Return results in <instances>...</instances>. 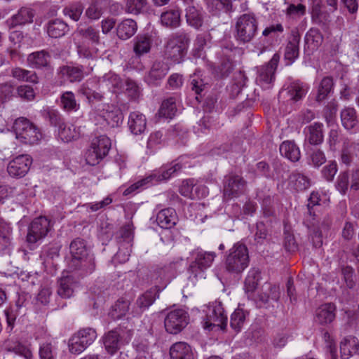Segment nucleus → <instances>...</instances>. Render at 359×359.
I'll use <instances>...</instances> for the list:
<instances>
[{
	"mask_svg": "<svg viewBox=\"0 0 359 359\" xmlns=\"http://www.w3.org/2000/svg\"><path fill=\"white\" fill-rule=\"evenodd\" d=\"M227 325V316L222 304L219 302L210 304L206 310L203 320V328L210 331L225 330Z\"/></svg>",
	"mask_w": 359,
	"mask_h": 359,
	"instance_id": "obj_6",
	"label": "nucleus"
},
{
	"mask_svg": "<svg viewBox=\"0 0 359 359\" xmlns=\"http://www.w3.org/2000/svg\"><path fill=\"white\" fill-rule=\"evenodd\" d=\"M158 290L151 288L140 294L136 299L132 313L134 316H140L151 306L158 297Z\"/></svg>",
	"mask_w": 359,
	"mask_h": 359,
	"instance_id": "obj_15",
	"label": "nucleus"
},
{
	"mask_svg": "<svg viewBox=\"0 0 359 359\" xmlns=\"http://www.w3.org/2000/svg\"><path fill=\"white\" fill-rule=\"evenodd\" d=\"M34 15L35 13L33 9L22 7L18 11V13L13 15L8 22L12 27L17 25H23L27 23H32Z\"/></svg>",
	"mask_w": 359,
	"mask_h": 359,
	"instance_id": "obj_25",
	"label": "nucleus"
},
{
	"mask_svg": "<svg viewBox=\"0 0 359 359\" xmlns=\"http://www.w3.org/2000/svg\"><path fill=\"white\" fill-rule=\"evenodd\" d=\"M359 348V341L357 338L352 336L345 337L340 344V352L343 359H348L356 353Z\"/></svg>",
	"mask_w": 359,
	"mask_h": 359,
	"instance_id": "obj_29",
	"label": "nucleus"
},
{
	"mask_svg": "<svg viewBox=\"0 0 359 359\" xmlns=\"http://www.w3.org/2000/svg\"><path fill=\"white\" fill-rule=\"evenodd\" d=\"M182 168V166L179 163H175L173 165L169 168H163L161 170L160 174H154L151 175V182L155 180V182H160L163 180H166L169 179L175 172H177Z\"/></svg>",
	"mask_w": 359,
	"mask_h": 359,
	"instance_id": "obj_48",
	"label": "nucleus"
},
{
	"mask_svg": "<svg viewBox=\"0 0 359 359\" xmlns=\"http://www.w3.org/2000/svg\"><path fill=\"white\" fill-rule=\"evenodd\" d=\"M333 84L334 83L332 77L326 76L321 80L318 86V93L316 98L317 102H321L327 97L332 90Z\"/></svg>",
	"mask_w": 359,
	"mask_h": 359,
	"instance_id": "obj_43",
	"label": "nucleus"
},
{
	"mask_svg": "<svg viewBox=\"0 0 359 359\" xmlns=\"http://www.w3.org/2000/svg\"><path fill=\"white\" fill-rule=\"evenodd\" d=\"M133 337V332L127 330L121 334L116 330H111L103 337L106 351L111 355L114 354L123 344H128Z\"/></svg>",
	"mask_w": 359,
	"mask_h": 359,
	"instance_id": "obj_12",
	"label": "nucleus"
},
{
	"mask_svg": "<svg viewBox=\"0 0 359 359\" xmlns=\"http://www.w3.org/2000/svg\"><path fill=\"white\" fill-rule=\"evenodd\" d=\"M336 306L332 303H328L320 306L316 311V321L321 325L332 323L335 318Z\"/></svg>",
	"mask_w": 359,
	"mask_h": 359,
	"instance_id": "obj_21",
	"label": "nucleus"
},
{
	"mask_svg": "<svg viewBox=\"0 0 359 359\" xmlns=\"http://www.w3.org/2000/svg\"><path fill=\"white\" fill-rule=\"evenodd\" d=\"M78 287L79 282L72 275L62 276L57 280V293L62 298H70Z\"/></svg>",
	"mask_w": 359,
	"mask_h": 359,
	"instance_id": "obj_17",
	"label": "nucleus"
},
{
	"mask_svg": "<svg viewBox=\"0 0 359 359\" xmlns=\"http://www.w3.org/2000/svg\"><path fill=\"white\" fill-rule=\"evenodd\" d=\"M216 255L215 252L197 250L192 253L194 260L189 265V271L195 276L200 272L210 267Z\"/></svg>",
	"mask_w": 359,
	"mask_h": 359,
	"instance_id": "obj_13",
	"label": "nucleus"
},
{
	"mask_svg": "<svg viewBox=\"0 0 359 359\" xmlns=\"http://www.w3.org/2000/svg\"><path fill=\"white\" fill-rule=\"evenodd\" d=\"M111 146V140L106 135L93 138L85 155L86 163L93 166L97 165L107 156Z\"/></svg>",
	"mask_w": 359,
	"mask_h": 359,
	"instance_id": "obj_7",
	"label": "nucleus"
},
{
	"mask_svg": "<svg viewBox=\"0 0 359 359\" xmlns=\"http://www.w3.org/2000/svg\"><path fill=\"white\" fill-rule=\"evenodd\" d=\"M58 135L62 141L69 142L79 137V131L74 125H67L64 123L60 125Z\"/></svg>",
	"mask_w": 359,
	"mask_h": 359,
	"instance_id": "obj_38",
	"label": "nucleus"
},
{
	"mask_svg": "<svg viewBox=\"0 0 359 359\" xmlns=\"http://www.w3.org/2000/svg\"><path fill=\"white\" fill-rule=\"evenodd\" d=\"M50 60V54L45 51H36L29 54L27 57L28 65L33 68L40 69L49 65Z\"/></svg>",
	"mask_w": 359,
	"mask_h": 359,
	"instance_id": "obj_27",
	"label": "nucleus"
},
{
	"mask_svg": "<svg viewBox=\"0 0 359 359\" xmlns=\"http://www.w3.org/2000/svg\"><path fill=\"white\" fill-rule=\"evenodd\" d=\"M189 81L191 90L194 91L196 95H201L208 85V82L205 81V79L202 77L200 72H196L191 75Z\"/></svg>",
	"mask_w": 359,
	"mask_h": 359,
	"instance_id": "obj_44",
	"label": "nucleus"
},
{
	"mask_svg": "<svg viewBox=\"0 0 359 359\" xmlns=\"http://www.w3.org/2000/svg\"><path fill=\"white\" fill-rule=\"evenodd\" d=\"M59 74L72 83L81 81L85 76L83 66H62L59 69Z\"/></svg>",
	"mask_w": 359,
	"mask_h": 359,
	"instance_id": "obj_28",
	"label": "nucleus"
},
{
	"mask_svg": "<svg viewBox=\"0 0 359 359\" xmlns=\"http://www.w3.org/2000/svg\"><path fill=\"white\" fill-rule=\"evenodd\" d=\"M71 258L68 262V269L80 271L81 274L92 273L95 269V257L88 252L86 243L81 238H76L69 245Z\"/></svg>",
	"mask_w": 359,
	"mask_h": 359,
	"instance_id": "obj_1",
	"label": "nucleus"
},
{
	"mask_svg": "<svg viewBox=\"0 0 359 359\" xmlns=\"http://www.w3.org/2000/svg\"><path fill=\"white\" fill-rule=\"evenodd\" d=\"M32 163V159L29 155H19L9 162L7 171L11 177H22L29 171Z\"/></svg>",
	"mask_w": 359,
	"mask_h": 359,
	"instance_id": "obj_14",
	"label": "nucleus"
},
{
	"mask_svg": "<svg viewBox=\"0 0 359 359\" xmlns=\"http://www.w3.org/2000/svg\"><path fill=\"white\" fill-rule=\"evenodd\" d=\"M309 156L311 164L315 168H319L326 161L324 152L319 149H313Z\"/></svg>",
	"mask_w": 359,
	"mask_h": 359,
	"instance_id": "obj_64",
	"label": "nucleus"
},
{
	"mask_svg": "<svg viewBox=\"0 0 359 359\" xmlns=\"http://www.w3.org/2000/svg\"><path fill=\"white\" fill-rule=\"evenodd\" d=\"M343 126L347 130L354 129L358 124L357 113L354 108L346 107L341 111Z\"/></svg>",
	"mask_w": 359,
	"mask_h": 359,
	"instance_id": "obj_34",
	"label": "nucleus"
},
{
	"mask_svg": "<svg viewBox=\"0 0 359 359\" xmlns=\"http://www.w3.org/2000/svg\"><path fill=\"white\" fill-rule=\"evenodd\" d=\"M99 83L103 88H105L109 91L115 93L120 91L123 87V81L120 76L111 72L105 74L102 78H100Z\"/></svg>",
	"mask_w": 359,
	"mask_h": 359,
	"instance_id": "obj_22",
	"label": "nucleus"
},
{
	"mask_svg": "<svg viewBox=\"0 0 359 359\" xmlns=\"http://www.w3.org/2000/svg\"><path fill=\"white\" fill-rule=\"evenodd\" d=\"M13 128L16 138L22 143L37 144L42 138L40 130L24 117L17 118Z\"/></svg>",
	"mask_w": 359,
	"mask_h": 359,
	"instance_id": "obj_5",
	"label": "nucleus"
},
{
	"mask_svg": "<svg viewBox=\"0 0 359 359\" xmlns=\"http://www.w3.org/2000/svg\"><path fill=\"white\" fill-rule=\"evenodd\" d=\"M309 89L306 83L299 80L293 81V102L301 100L306 96Z\"/></svg>",
	"mask_w": 359,
	"mask_h": 359,
	"instance_id": "obj_50",
	"label": "nucleus"
},
{
	"mask_svg": "<svg viewBox=\"0 0 359 359\" xmlns=\"http://www.w3.org/2000/svg\"><path fill=\"white\" fill-rule=\"evenodd\" d=\"M349 178V175L346 171L340 172L337 177L336 188L342 195H345L350 187Z\"/></svg>",
	"mask_w": 359,
	"mask_h": 359,
	"instance_id": "obj_57",
	"label": "nucleus"
},
{
	"mask_svg": "<svg viewBox=\"0 0 359 359\" xmlns=\"http://www.w3.org/2000/svg\"><path fill=\"white\" fill-rule=\"evenodd\" d=\"M147 126L145 116L138 111L130 113L128 119V126L130 131L134 135H140L142 133Z\"/></svg>",
	"mask_w": 359,
	"mask_h": 359,
	"instance_id": "obj_26",
	"label": "nucleus"
},
{
	"mask_svg": "<svg viewBox=\"0 0 359 359\" xmlns=\"http://www.w3.org/2000/svg\"><path fill=\"white\" fill-rule=\"evenodd\" d=\"M190 37L184 31L170 34L165 46V53L175 63H180L187 55Z\"/></svg>",
	"mask_w": 359,
	"mask_h": 359,
	"instance_id": "obj_2",
	"label": "nucleus"
},
{
	"mask_svg": "<svg viewBox=\"0 0 359 359\" xmlns=\"http://www.w3.org/2000/svg\"><path fill=\"white\" fill-rule=\"evenodd\" d=\"M258 22L255 15L245 13L239 16L235 25L234 37L240 43L250 42L256 35Z\"/></svg>",
	"mask_w": 359,
	"mask_h": 359,
	"instance_id": "obj_4",
	"label": "nucleus"
},
{
	"mask_svg": "<svg viewBox=\"0 0 359 359\" xmlns=\"http://www.w3.org/2000/svg\"><path fill=\"white\" fill-rule=\"evenodd\" d=\"M194 182V180L191 179L183 181L180 188L181 195L191 199L206 196L208 194L207 188L202 185L196 186Z\"/></svg>",
	"mask_w": 359,
	"mask_h": 359,
	"instance_id": "obj_18",
	"label": "nucleus"
},
{
	"mask_svg": "<svg viewBox=\"0 0 359 359\" xmlns=\"http://www.w3.org/2000/svg\"><path fill=\"white\" fill-rule=\"evenodd\" d=\"M188 323L189 314L185 310L181 309L168 312L164 320L166 331L174 334L180 332Z\"/></svg>",
	"mask_w": 359,
	"mask_h": 359,
	"instance_id": "obj_10",
	"label": "nucleus"
},
{
	"mask_svg": "<svg viewBox=\"0 0 359 359\" xmlns=\"http://www.w3.org/2000/svg\"><path fill=\"white\" fill-rule=\"evenodd\" d=\"M279 61V55L274 54L270 61L261 66L257 70V83L262 88L266 89L271 87L275 80V72Z\"/></svg>",
	"mask_w": 359,
	"mask_h": 359,
	"instance_id": "obj_11",
	"label": "nucleus"
},
{
	"mask_svg": "<svg viewBox=\"0 0 359 359\" xmlns=\"http://www.w3.org/2000/svg\"><path fill=\"white\" fill-rule=\"evenodd\" d=\"M293 187L297 191H303L311 186L310 179L302 173L293 174Z\"/></svg>",
	"mask_w": 359,
	"mask_h": 359,
	"instance_id": "obj_52",
	"label": "nucleus"
},
{
	"mask_svg": "<svg viewBox=\"0 0 359 359\" xmlns=\"http://www.w3.org/2000/svg\"><path fill=\"white\" fill-rule=\"evenodd\" d=\"M61 107L66 111H76L79 109L74 94L71 91L63 93L60 97Z\"/></svg>",
	"mask_w": 359,
	"mask_h": 359,
	"instance_id": "obj_40",
	"label": "nucleus"
},
{
	"mask_svg": "<svg viewBox=\"0 0 359 359\" xmlns=\"http://www.w3.org/2000/svg\"><path fill=\"white\" fill-rule=\"evenodd\" d=\"M150 48L151 41L148 36H137L136 37L133 50L137 56L140 57L142 55L148 53Z\"/></svg>",
	"mask_w": 359,
	"mask_h": 359,
	"instance_id": "obj_45",
	"label": "nucleus"
},
{
	"mask_svg": "<svg viewBox=\"0 0 359 359\" xmlns=\"http://www.w3.org/2000/svg\"><path fill=\"white\" fill-rule=\"evenodd\" d=\"M69 30L67 23L60 19L50 20L46 26V31L49 36L60 38L63 36Z\"/></svg>",
	"mask_w": 359,
	"mask_h": 359,
	"instance_id": "obj_31",
	"label": "nucleus"
},
{
	"mask_svg": "<svg viewBox=\"0 0 359 359\" xmlns=\"http://www.w3.org/2000/svg\"><path fill=\"white\" fill-rule=\"evenodd\" d=\"M177 112L175 99L169 97L163 101L158 114L161 117L172 118Z\"/></svg>",
	"mask_w": 359,
	"mask_h": 359,
	"instance_id": "obj_41",
	"label": "nucleus"
},
{
	"mask_svg": "<svg viewBox=\"0 0 359 359\" xmlns=\"http://www.w3.org/2000/svg\"><path fill=\"white\" fill-rule=\"evenodd\" d=\"M44 117L48 120L51 125L58 126L64 123L63 118L60 112L53 109H48L44 111Z\"/></svg>",
	"mask_w": 359,
	"mask_h": 359,
	"instance_id": "obj_61",
	"label": "nucleus"
},
{
	"mask_svg": "<svg viewBox=\"0 0 359 359\" xmlns=\"http://www.w3.org/2000/svg\"><path fill=\"white\" fill-rule=\"evenodd\" d=\"M11 76L20 81H26L37 83L38 76L34 72L27 70L20 67H15L11 71Z\"/></svg>",
	"mask_w": 359,
	"mask_h": 359,
	"instance_id": "obj_39",
	"label": "nucleus"
},
{
	"mask_svg": "<svg viewBox=\"0 0 359 359\" xmlns=\"http://www.w3.org/2000/svg\"><path fill=\"white\" fill-rule=\"evenodd\" d=\"M51 229L50 221L46 217L35 218L30 224L27 235V241L34 245L43 239Z\"/></svg>",
	"mask_w": 359,
	"mask_h": 359,
	"instance_id": "obj_9",
	"label": "nucleus"
},
{
	"mask_svg": "<svg viewBox=\"0 0 359 359\" xmlns=\"http://www.w3.org/2000/svg\"><path fill=\"white\" fill-rule=\"evenodd\" d=\"M152 176H148L142 179L135 183L131 184L129 187L126 188L123 192V196H128L138 191L139 190L147 187L149 184H151Z\"/></svg>",
	"mask_w": 359,
	"mask_h": 359,
	"instance_id": "obj_55",
	"label": "nucleus"
},
{
	"mask_svg": "<svg viewBox=\"0 0 359 359\" xmlns=\"http://www.w3.org/2000/svg\"><path fill=\"white\" fill-rule=\"evenodd\" d=\"M264 287L266 291H268L269 292L260 295V300L262 302L266 303L268 302L270 299L275 301L278 299L280 297V290L278 286L272 285L270 283H266L264 285Z\"/></svg>",
	"mask_w": 359,
	"mask_h": 359,
	"instance_id": "obj_54",
	"label": "nucleus"
},
{
	"mask_svg": "<svg viewBox=\"0 0 359 359\" xmlns=\"http://www.w3.org/2000/svg\"><path fill=\"white\" fill-rule=\"evenodd\" d=\"M170 69L169 65L163 61L155 62L151 70L145 76V81L149 85H157L168 74Z\"/></svg>",
	"mask_w": 359,
	"mask_h": 359,
	"instance_id": "obj_19",
	"label": "nucleus"
},
{
	"mask_svg": "<svg viewBox=\"0 0 359 359\" xmlns=\"http://www.w3.org/2000/svg\"><path fill=\"white\" fill-rule=\"evenodd\" d=\"M39 359H56V348L50 343H43L39 347Z\"/></svg>",
	"mask_w": 359,
	"mask_h": 359,
	"instance_id": "obj_56",
	"label": "nucleus"
},
{
	"mask_svg": "<svg viewBox=\"0 0 359 359\" xmlns=\"http://www.w3.org/2000/svg\"><path fill=\"white\" fill-rule=\"evenodd\" d=\"M60 246L57 244H50L43 248L41 252V257L44 259L45 262H48L49 259H54L55 257H58Z\"/></svg>",
	"mask_w": 359,
	"mask_h": 359,
	"instance_id": "obj_53",
	"label": "nucleus"
},
{
	"mask_svg": "<svg viewBox=\"0 0 359 359\" xmlns=\"http://www.w3.org/2000/svg\"><path fill=\"white\" fill-rule=\"evenodd\" d=\"M357 144L346 140L344 142L341 149V160L346 165H350L353 159V153Z\"/></svg>",
	"mask_w": 359,
	"mask_h": 359,
	"instance_id": "obj_47",
	"label": "nucleus"
},
{
	"mask_svg": "<svg viewBox=\"0 0 359 359\" xmlns=\"http://www.w3.org/2000/svg\"><path fill=\"white\" fill-rule=\"evenodd\" d=\"M250 262L248 250L241 243L235 244L225 258V269L231 273H241L248 266Z\"/></svg>",
	"mask_w": 359,
	"mask_h": 359,
	"instance_id": "obj_3",
	"label": "nucleus"
},
{
	"mask_svg": "<svg viewBox=\"0 0 359 359\" xmlns=\"http://www.w3.org/2000/svg\"><path fill=\"white\" fill-rule=\"evenodd\" d=\"M130 302L124 299H119L114 304L110 314L114 319L124 316L129 310Z\"/></svg>",
	"mask_w": 359,
	"mask_h": 359,
	"instance_id": "obj_46",
	"label": "nucleus"
},
{
	"mask_svg": "<svg viewBox=\"0 0 359 359\" xmlns=\"http://www.w3.org/2000/svg\"><path fill=\"white\" fill-rule=\"evenodd\" d=\"M245 182L238 175H229L226 177L224 187L225 197H237L244 192Z\"/></svg>",
	"mask_w": 359,
	"mask_h": 359,
	"instance_id": "obj_16",
	"label": "nucleus"
},
{
	"mask_svg": "<svg viewBox=\"0 0 359 359\" xmlns=\"http://www.w3.org/2000/svg\"><path fill=\"white\" fill-rule=\"evenodd\" d=\"M260 271L258 269H251L245 280V289L247 292H253L257 287L260 280Z\"/></svg>",
	"mask_w": 359,
	"mask_h": 359,
	"instance_id": "obj_42",
	"label": "nucleus"
},
{
	"mask_svg": "<svg viewBox=\"0 0 359 359\" xmlns=\"http://www.w3.org/2000/svg\"><path fill=\"white\" fill-rule=\"evenodd\" d=\"M320 195L318 191H313L311 193L308 199L307 210L310 217H313V220H316V211L314 208L320 205Z\"/></svg>",
	"mask_w": 359,
	"mask_h": 359,
	"instance_id": "obj_60",
	"label": "nucleus"
},
{
	"mask_svg": "<svg viewBox=\"0 0 359 359\" xmlns=\"http://www.w3.org/2000/svg\"><path fill=\"white\" fill-rule=\"evenodd\" d=\"M177 221V216L173 208H168L161 210L156 215V222L163 229H170L173 227Z\"/></svg>",
	"mask_w": 359,
	"mask_h": 359,
	"instance_id": "obj_20",
	"label": "nucleus"
},
{
	"mask_svg": "<svg viewBox=\"0 0 359 359\" xmlns=\"http://www.w3.org/2000/svg\"><path fill=\"white\" fill-rule=\"evenodd\" d=\"M186 20L189 25L199 29L203 22V14L194 6H189L186 9Z\"/></svg>",
	"mask_w": 359,
	"mask_h": 359,
	"instance_id": "obj_37",
	"label": "nucleus"
},
{
	"mask_svg": "<svg viewBox=\"0 0 359 359\" xmlns=\"http://www.w3.org/2000/svg\"><path fill=\"white\" fill-rule=\"evenodd\" d=\"M150 279L151 281L156 285V287L157 289L158 284L162 283L167 280V275L165 269L162 267H157L154 269L150 272Z\"/></svg>",
	"mask_w": 359,
	"mask_h": 359,
	"instance_id": "obj_62",
	"label": "nucleus"
},
{
	"mask_svg": "<svg viewBox=\"0 0 359 359\" xmlns=\"http://www.w3.org/2000/svg\"><path fill=\"white\" fill-rule=\"evenodd\" d=\"M83 6L81 2H76L64 8V14L74 21H78L83 13Z\"/></svg>",
	"mask_w": 359,
	"mask_h": 359,
	"instance_id": "obj_51",
	"label": "nucleus"
},
{
	"mask_svg": "<svg viewBox=\"0 0 359 359\" xmlns=\"http://www.w3.org/2000/svg\"><path fill=\"white\" fill-rule=\"evenodd\" d=\"M312 20L319 25L325 26L331 21L330 13L320 3L313 6L311 11Z\"/></svg>",
	"mask_w": 359,
	"mask_h": 359,
	"instance_id": "obj_32",
	"label": "nucleus"
},
{
	"mask_svg": "<svg viewBox=\"0 0 359 359\" xmlns=\"http://www.w3.org/2000/svg\"><path fill=\"white\" fill-rule=\"evenodd\" d=\"M147 0H128L126 4V12L138 14L146 6Z\"/></svg>",
	"mask_w": 359,
	"mask_h": 359,
	"instance_id": "obj_59",
	"label": "nucleus"
},
{
	"mask_svg": "<svg viewBox=\"0 0 359 359\" xmlns=\"http://www.w3.org/2000/svg\"><path fill=\"white\" fill-rule=\"evenodd\" d=\"M106 6L105 0H95L86 10L85 15L91 20H98L104 13Z\"/></svg>",
	"mask_w": 359,
	"mask_h": 359,
	"instance_id": "obj_35",
	"label": "nucleus"
},
{
	"mask_svg": "<svg viewBox=\"0 0 359 359\" xmlns=\"http://www.w3.org/2000/svg\"><path fill=\"white\" fill-rule=\"evenodd\" d=\"M171 359H194L191 346L185 342H177L170 349Z\"/></svg>",
	"mask_w": 359,
	"mask_h": 359,
	"instance_id": "obj_23",
	"label": "nucleus"
},
{
	"mask_svg": "<svg viewBox=\"0 0 359 359\" xmlns=\"http://www.w3.org/2000/svg\"><path fill=\"white\" fill-rule=\"evenodd\" d=\"M208 6L210 9V11L212 12L214 14H217V13L222 9H225L226 11H229L231 8V0H208Z\"/></svg>",
	"mask_w": 359,
	"mask_h": 359,
	"instance_id": "obj_58",
	"label": "nucleus"
},
{
	"mask_svg": "<svg viewBox=\"0 0 359 359\" xmlns=\"http://www.w3.org/2000/svg\"><path fill=\"white\" fill-rule=\"evenodd\" d=\"M97 338L95 329L85 327L80 329L69 340V349L72 353L79 354L93 343Z\"/></svg>",
	"mask_w": 359,
	"mask_h": 359,
	"instance_id": "obj_8",
	"label": "nucleus"
},
{
	"mask_svg": "<svg viewBox=\"0 0 359 359\" xmlns=\"http://www.w3.org/2000/svg\"><path fill=\"white\" fill-rule=\"evenodd\" d=\"M137 29V23L132 19H126L118 25L117 35L123 40H126L133 36Z\"/></svg>",
	"mask_w": 359,
	"mask_h": 359,
	"instance_id": "obj_33",
	"label": "nucleus"
},
{
	"mask_svg": "<svg viewBox=\"0 0 359 359\" xmlns=\"http://www.w3.org/2000/svg\"><path fill=\"white\" fill-rule=\"evenodd\" d=\"M5 348L8 352L23 356L25 359H32L33 355L30 349L19 341H7Z\"/></svg>",
	"mask_w": 359,
	"mask_h": 359,
	"instance_id": "obj_36",
	"label": "nucleus"
},
{
	"mask_svg": "<svg viewBox=\"0 0 359 359\" xmlns=\"http://www.w3.org/2000/svg\"><path fill=\"white\" fill-rule=\"evenodd\" d=\"M14 95L13 86L8 83L0 84V104L9 101Z\"/></svg>",
	"mask_w": 359,
	"mask_h": 359,
	"instance_id": "obj_63",
	"label": "nucleus"
},
{
	"mask_svg": "<svg viewBox=\"0 0 359 359\" xmlns=\"http://www.w3.org/2000/svg\"><path fill=\"white\" fill-rule=\"evenodd\" d=\"M180 12L177 8H170L161 15V22L163 26L176 28L180 25Z\"/></svg>",
	"mask_w": 359,
	"mask_h": 359,
	"instance_id": "obj_30",
	"label": "nucleus"
},
{
	"mask_svg": "<svg viewBox=\"0 0 359 359\" xmlns=\"http://www.w3.org/2000/svg\"><path fill=\"white\" fill-rule=\"evenodd\" d=\"M245 320V314L242 309H236L231 314L230 318V325L232 329L239 332Z\"/></svg>",
	"mask_w": 359,
	"mask_h": 359,
	"instance_id": "obj_49",
	"label": "nucleus"
},
{
	"mask_svg": "<svg viewBox=\"0 0 359 359\" xmlns=\"http://www.w3.org/2000/svg\"><path fill=\"white\" fill-rule=\"evenodd\" d=\"M309 142L313 145L320 144L323 142V124L315 122L304 129Z\"/></svg>",
	"mask_w": 359,
	"mask_h": 359,
	"instance_id": "obj_24",
	"label": "nucleus"
}]
</instances>
